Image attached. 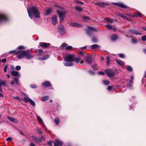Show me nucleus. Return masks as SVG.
Here are the masks:
<instances>
[{"label": "nucleus", "mask_w": 146, "mask_h": 146, "mask_svg": "<svg viewBox=\"0 0 146 146\" xmlns=\"http://www.w3.org/2000/svg\"><path fill=\"white\" fill-rule=\"evenodd\" d=\"M66 62L64 65L66 66H70L75 64V63H78L80 60V57L78 56L75 57L73 54H69L67 55L64 59Z\"/></svg>", "instance_id": "obj_1"}, {"label": "nucleus", "mask_w": 146, "mask_h": 146, "mask_svg": "<svg viewBox=\"0 0 146 146\" xmlns=\"http://www.w3.org/2000/svg\"><path fill=\"white\" fill-rule=\"evenodd\" d=\"M17 57L19 59H21L25 57L27 59H30L33 58V56L29 53V51L28 50L20 51L18 52L17 54Z\"/></svg>", "instance_id": "obj_2"}, {"label": "nucleus", "mask_w": 146, "mask_h": 146, "mask_svg": "<svg viewBox=\"0 0 146 146\" xmlns=\"http://www.w3.org/2000/svg\"><path fill=\"white\" fill-rule=\"evenodd\" d=\"M27 11L29 16L31 19H32V13L36 18H39L40 17L39 12L36 7H32L29 9H28Z\"/></svg>", "instance_id": "obj_3"}, {"label": "nucleus", "mask_w": 146, "mask_h": 146, "mask_svg": "<svg viewBox=\"0 0 146 146\" xmlns=\"http://www.w3.org/2000/svg\"><path fill=\"white\" fill-rule=\"evenodd\" d=\"M59 10L56 11L60 19V23H61L64 21L65 17L66 12L63 11V9L60 7H59Z\"/></svg>", "instance_id": "obj_4"}, {"label": "nucleus", "mask_w": 146, "mask_h": 146, "mask_svg": "<svg viewBox=\"0 0 146 146\" xmlns=\"http://www.w3.org/2000/svg\"><path fill=\"white\" fill-rule=\"evenodd\" d=\"M59 33L61 35H64L66 33V31L63 25H60L58 27Z\"/></svg>", "instance_id": "obj_5"}, {"label": "nucleus", "mask_w": 146, "mask_h": 146, "mask_svg": "<svg viewBox=\"0 0 146 146\" xmlns=\"http://www.w3.org/2000/svg\"><path fill=\"white\" fill-rule=\"evenodd\" d=\"M105 72L109 77H112L115 75V71L111 69L106 70Z\"/></svg>", "instance_id": "obj_6"}, {"label": "nucleus", "mask_w": 146, "mask_h": 146, "mask_svg": "<svg viewBox=\"0 0 146 146\" xmlns=\"http://www.w3.org/2000/svg\"><path fill=\"white\" fill-rule=\"evenodd\" d=\"M88 27L89 29L87 30V33L88 35L92 34L93 32L98 31V30L97 28H92L89 26H88Z\"/></svg>", "instance_id": "obj_7"}, {"label": "nucleus", "mask_w": 146, "mask_h": 146, "mask_svg": "<svg viewBox=\"0 0 146 146\" xmlns=\"http://www.w3.org/2000/svg\"><path fill=\"white\" fill-rule=\"evenodd\" d=\"M54 146L55 145L56 146H61L63 144V142L60 141L58 139H56L55 141L53 142Z\"/></svg>", "instance_id": "obj_8"}, {"label": "nucleus", "mask_w": 146, "mask_h": 146, "mask_svg": "<svg viewBox=\"0 0 146 146\" xmlns=\"http://www.w3.org/2000/svg\"><path fill=\"white\" fill-rule=\"evenodd\" d=\"M84 58L85 59L86 61L89 64H90L92 62V58L90 56L86 55L84 57Z\"/></svg>", "instance_id": "obj_9"}, {"label": "nucleus", "mask_w": 146, "mask_h": 146, "mask_svg": "<svg viewBox=\"0 0 146 146\" xmlns=\"http://www.w3.org/2000/svg\"><path fill=\"white\" fill-rule=\"evenodd\" d=\"M70 25L71 26L77 28L81 27L82 26V25L76 22L71 23L70 24Z\"/></svg>", "instance_id": "obj_10"}, {"label": "nucleus", "mask_w": 146, "mask_h": 146, "mask_svg": "<svg viewBox=\"0 0 146 146\" xmlns=\"http://www.w3.org/2000/svg\"><path fill=\"white\" fill-rule=\"evenodd\" d=\"M39 44L41 47L44 48H46L50 45V44L49 43L43 42H40Z\"/></svg>", "instance_id": "obj_11"}, {"label": "nucleus", "mask_w": 146, "mask_h": 146, "mask_svg": "<svg viewBox=\"0 0 146 146\" xmlns=\"http://www.w3.org/2000/svg\"><path fill=\"white\" fill-rule=\"evenodd\" d=\"M115 5L117 7H120L123 8H126L127 7L122 3H114Z\"/></svg>", "instance_id": "obj_12"}, {"label": "nucleus", "mask_w": 146, "mask_h": 146, "mask_svg": "<svg viewBox=\"0 0 146 146\" xmlns=\"http://www.w3.org/2000/svg\"><path fill=\"white\" fill-rule=\"evenodd\" d=\"M0 85H3L6 87H8V86L7 83V81L6 80H3L0 79Z\"/></svg>", "instance_id": "obj_13"}, {"label": "nucleus", "mask_w": 146, "mask_h": 146, "mask_svg": "<svg viewBox=\"0 0 146 146\" xmlns=\"http://www.w3.org/2000/svg\"><path fill=\"white\" fill-rule=\"evenodd\" d=\"M7 20L6 16L3 14H0V23L1 22Z\"/></svg>", "instance_id": "obj_14"}, {"label": "nucleus", "mask_w": 146, "mask_h": 146, "mask_svg": "<svg viewBox=\"0 0 146 146\" xmlns=\"http://www.w3.org/2000/svg\"><path fill=\"white\" fill-rule=\"evenodd\" d=\"M57 17L56 15H54L52 18V23L53 25H55L58 23V21L57 19Z\"/></svg>", "instance_id": "obj_15"}, {"label": "nucleus", "mask_w": 146, "mask_h": 146, "mask_svg": "<svg viewBox=\"0 0 146 146\" xmlns=\"http://www.w3.org/2000/svg\"><path fill=\"white\" fill-rule=\"evenodd\" d=\"M36 118L37 120L39 123L42 125H44V123L43 121L42 118L38 115L36 114Z\"/></svg>", "instance_id": "obj_16"}, {"label": "nucleus", "mask_w": 146, "mask_h": 146, "mask_svg": "<svg viewBox=\"0 0 146 146\" xmlns=\"http://www.w3.org/2000/svg\"><path fill=\"white\" fill-rule=\"evenodd\" d=\"M130 33L135 35H141V34L140 33H139L137 31L134 29H132L130 31Z\"/></svg>", "instance_id": "obj_17"}, {"label": "nucleus", "mask_w": 146, "mask_h": 146, "mask_svg": "<svg viewBox=\"0 0 146 146\" xmlns=\"http://www.w3.org/2000/svg\"><path fill=\"white\" fill-rule=\"evenodd\" d=\"M118 38V36L117 35L113 34L111 36V39L112 41H115L117 40Z\"/></svg>", "instance_id": "obj_18"}, {"label": "nucleus", "mask_w": 146, "mask_h": 146, "mask_svg": "<svg viewBox=\"0 0 146 146\" xmlns=\"http://www.w3.org/2000/svg\"><path fill=\"white\" fill-rule=\"evenodd\" d=\"M12 75L15 76H19V78L21 77V75H20L18 72L16 71H13L11 72Z\"/></svg>", "instance_id": "obj_19"}, {"label": "nucleus", "mask_w": 146, "mask_h": 146, "mask_svg": "<svg viewBox=\"0 0 146 146\" xmlns=\"http://www.w3.org/2000/svg\"><path fill=\"white\" fill-rule=\"evenodd\" d=\"M7 118L9 120L15 122L16 123H17L18 122L17 120L14 118L9 116H7Z\"/></svg>", "instance_id": "obj_20"}, {"label": "nucleus", "mask_w": 146, "mask_h": 146, "mask_svg": "<svg viewBox=\"0 0 146 146\" xmlns=\"http://www.w3.org/2000/svg\"><path fill=\"white\" fill-rule=\"evenodd\" d=\"M43 86L46 88L49 87L51 85V83L50 82L46 81L44 83L42 84Z\"/></svg>", "instance_id": "obj_21"}, {"label": "nucleus", "mask_w": 146, "mask_h": 146, "mask_svg": "<svg viewBox=\"0 0 146 146\" xmlns=\"http://www.w3.org/2000/svg\"><path fill=\"white\" fill-rule=\"evenodd\" d=\"M98 5L102 7H104L105 6L107 5L108 4L104 3L103 2H101L98 3Z\"/></svg>", "instance_id": "obj_22"}, {"label": "nucleus", "mask_w": 146, "mask_h": 146, "mask_svg": "<svg viewBox=\"0 0 146 146\" xmlns=\"http://www.w3.org/2000/svg\"><path fill=\"white\" fill-rule=\"evenodd\" d=\"M75 9L76 11H80V12H82L83 11V9H82L80 7L77 6L75 7Z\"/></svg>", "instance_id": "obj_23"}, {"label": "nucleus", "mask_w": 146, "mask_h": 146, "mask_svg": "<svg viewBox=\"0 0 146 146\" xmlns=\"http://www.w3.org/2000/svg\"><path fill=\"white\" fill-rule=\"evenodd\" d=\"M115 61L116 62L117 64L120 65H122L124 64V62H123L121 60L118 59H116Z\"/></svg>", "instance_id": "obj_24"}, {"label": "nucleus", "mask_w": 146, "mask_h": 146, "mask_svg": "<svg viewBox=\"0 0 146 146\" xmlns=\"http://www.w3.org/2000/svg\"><path fill=\"white\" fill-rule=\"evenodd\" d=\"M49 57V55H47L45 56L44 57L40 58H39L40 60H44L47 59Z\"/></svg>", "instance_id": "obj_25"}, {"label": "nucleus", "mask_w": 146, "mask_h": 146, "mask_svg": "<svg viewBox=\"0 0 146 146\" xmlns=\"http://www.w3.org/2000/svg\"><path fill=\"white\" fill-rule=\"evenodd\" d=\"M67 46V44L65 43H63L60 46V48L62 49H66Z\"/></svg>", "instance_id": "obj_26"}, {"label": "nucleus", "mask_w": 146, "mask_h": 146, "mask_svg": "<svg viewBox=\"0 0 146 146\" xmlns=\"http://www.w3.org/2000/svg\"><path fill=\"white\" fill-rule=\"evenodd\" d=\"M31 100V99L28 97H25L24 98V101L26 102H29Z\"/></svg>", "instance_id": "obj_27"}, {"label": "nucleus", "mask_w": 146, "mask_h": 146, "mask_svg": "<svg viewBox=\"0 0 146 146\" xmlns=\"http://www.w3.org/2000/svg\"><path fill=\"white\" fill-rule=\"evenodd\" d=\"M49 98V97L48 96H46L43 97L42 99V102H45Z\"/></svg>", "instance_id": "obj_28"}, {"label": "nucleus", "mask_w": 146, "mask_h": 146, "mask_svg": "<svg viewBox=\"0 0 146 146\" xmlns=\"http://www.w3.org/2000/svg\"><path fill=\"white\" fill-rule=\"evenodd\" d=\"M98 45L97 44H94L91 46V48L92 49L97 48L98 47Z\"/></svg>", "instance_id": "obj_29"}, {"label": "nucleus", "mask_w": 146, "mask_h": 146, "mask_svg": "<svg viewBox=\"0 0 146 146\" xmlns=\"http://www.w3.org/2000/svg\"><path fill=\"white\" fill-rule=\"evenodd\" d=\"M92 67V69L94 70H97L99 68V67H98L97 65L96 64H94Z\"/></svg>", "instance_id": "obj_30"}, {"label": "nucleus", "mask_w": 146, "mask_h": 146, "mask_svg": "<svg viewBox=\"0 0 146 146\" xmlns=\"http://www.w3.org/2000/svg\"><path fill=\"white\" fill-rule=\"evenodd\" d=\"M92 40L93 42L94 43H96L98 42V39L96 37H93L92 38Z\"/></svg>", "instance_id": "obj_31"}, {"label": "nucleus", "mask_w": 146, "mask_h": 146, "mask_svg": "<svg viewBox=\"0 0 146 146\" xmlns=\"http://www.w3.org/2000/svg\"><path fill=\"white\" fill-rule=\"evenodd\" d=\"M105 20L108 22L111 23H113L114 22V21L113 19L111 20L110 19L108 18H106L105 19Z\"/></svg>", "instance_id": "obj_32"}, {"label": "nucleus", "mask_w": 146, "mask_h": 146, "mask_svg": "<svg viewBox=\"0 0 146 146\" xmlns=\"http://www.w3.org/2000/svg\"><path fill=\"white\" fill-rule=\"evenodd\" d=\"M55 123L57 125H58L59 122L60 120L58 117H56L54 119V120Z\"/></svg>", "instance_id": "obj_33"}, {"label": "nucleus", "mask_w": 146, "mask_h": 146, "mask_svg": "<svg viewBox=\"0 0 146 146\" xmlns=\"http://www.w3.org/2000/svg\"><path fill=\"white\" fill-rule=\"evenodd\" d=\"M83 19L84 21L87 22L88 21L90 20L88 17H83Z\"/></svg>", "instance_id": "obj_34"}, {"label": "nucleus", "mask_w": 146, "mask_h": 146, "mask_svg": "<svg viewBox=\"0 0 146 146\" xmlns=\"http://www.w3.org/2000/svg\"><path fill=\"white\" fill-rule=\"evenodd\" d=\"M29 101L30 103L32 106H35V102L31 99Z\"/></svg>", "instance_id": "obj_35"}, {"label": "nucleus", "mask_w": 146, "mask_h": 146, "mask_svg": "<svg viewBox=\"0 0 146 146\" xmlns=\"http://www.w3.org/2000/svg\"><path fill=\"white\" fill-rule=\"evenodd\" d=\"M118 15L120 17H121L122 18H124L125 19H127V17H126L125 16H124L121 14H120V13L118 14Z\"/></svg>", "instance_id": "obj_36"}, {"label": "nucleus", "mask_w": 146, "mask_h": 146, "mask_svg": "<svg viewBox=\"0 0 146 146\" xmlns=\"http://www.w3.org/2000/svg\"><path fill=\"white\" fill-rule=\"evenodd\" d=\"M126 69L129 71L131 72L132 71V67L129 66H127Z\"/></svg>", "instance_id": "obj_37"}, {"label": "nucleus", "mask_w": 146, "mask_h": 146, "mask_svg": "<svg viewBox=\"0 0 146 146\" xmlns=\"http://www.w3.org/2000/svg\"><path fill=\"white\" fill-rule=\"evenodd\" d=\"M51 9L50 8H48L46 11V14L47 15H48L51 11Z\"/></svg>", "instance_id": "obj_38"}, {"label": "nucleus", "mask_w": 146, "mask_h": 146, "mask_svg": "<svg viewBox=\"0 0 146 146\" xmlns=\"http://www.w3.org/2000/svg\"><path fill=\"white\" fill-rule=\"evenodd\" d=\"M103 83L105 84L106 85H108L109 84L110 82L108 80H104L103 81Z\"/></svg>", "instance_id": "obj_39"}, {"label": "nucleus", "mask_w": 146, "mask_h": 146, "mask_svg": "<svg viewBox=\"0 0 146 146\" xmlns=\"http://www.w3.org/2000/svg\"><path fill=\"white\" fill-rule=\"evenodd\" d=\"M138 40L137 39L134 38L132 40V42L133 44H135L137 42Z\"/></svg>", "instance_id": "obj_40"}, {"label": "nucleus", "mask_w": 146, "mask_h": 146, "mask_svg": "<svg viewBox=\"0 0 146 146\" xmlns=\"http://www.w3.org/2000/svg\"><path fill=\"white\" fill-rule=\"evenodd\" d=\"M106 27L109 29H113V27L112 26L110 25H106Z\"/></svg>", "instance_id": "obj_41"}, {"label": "nucleus", "mask_w": 146, "mask_h": 146, "mask_svg": "<svg viewBox=\"0 0 146 146\" xmlns=\"http://www.w3.org/2000/svg\"><path fill=\"white\" fill-rule=\"evenodd\" d=\"M110 59L108 56L106 58V63L108 65L110 64Z\"/></svg>", "instance_id": "obj_42"}, {"label": "nucleus", "mask_w": 146, "mask_h": 146, "mask_svg": "<svg viewBox=\"0 0 146 146\" xmlns=\"http://www.w3.org/2000/svg\"><path fill=\"white\" fill-rule=\"evenodd\" d=\"M37 133L38 134H41L42 133V131H41V129L40 128H37Z\"/></svg>", "instance_id": "obj_43"}, {"label": "nucleus", "mask_w": 146, "mask_h": 146, "mask_svg": "<svg viewBox=\"0 0 146 146\" xmlns=\"http://www.w3.org/2000/svg\"><path fill=\"white\" fill-rule=\"evenodd\" d=\"M32 139L34 141H36V143H38V139H37L36 137L35 136H33L32 137Z\"/></svg>", "instance_id": "obj_44"}, {"label": "nucleus", "mask_w": 146, "mask_h": 146, "mask_svg": "<svg viewBox=\"0 0 146 146\" xmlns=\"http://www.w3.org/2000/svg\"><path fill=\"white\" fill-rule=\"evenodd\" d=\"M14 98L15 99L17 100L18 101L20 102L21 101V99L18 96H15V97H14Z\"/></svg>", "instance_id": "obj_45"}, {"label": "nucleus", "mask_w": 146, "mask_h": 146, "mask_svg": "<svg viewBox=\"0 0 146 146\" xmlns=\"http://www.w3.org/2000/svg\"><path fill=\"white\" fill-rule=\"evenodd\" d=\"M98 75H104V73L103 71H100L98 73Z\"/></svg>", "instance_id": "obj_46"}, {"label": "nucleus", "mask_w": 146, "mask_h": 146, "mask_svg": "<svg viewBox=\"0 0 146 146\" xmlns=\"http://www.w3.org/2000/svg\"><path fill=\"white\" fill-rule=\"evenodd\" d=\"M72 48V47L71 46H67V47L66 48V50H70Z\"/></svg>", "instance_id": "obj_47"}, {"label": "nucleus", "mask_w": 146, "mask_h": 146, "mask_svg": "<svg viewBox=\"0 0 146 146\" xmlns=\"http://www.w3.org/2000/svg\"><path fill=\"white\" fill-rule=\"evenodd\" d=\"M119 57L121 58H123L125 57L124 54H118Z\"/></svg>", "instance_id": "obj_48"}, {"label": "nucleus", "mask_w": 146, "mask_h": 146, "mask_svg": "<svg viewBox=\"0 0 146 146\" xmlns=\"http://www.w3.org/2000/svg\"><path fill=\"white\" fill-rule=\"evenodd\" d=\"M17 48L18 49H25V47L23 46H19Z\"/></svg>", "instance_id": "obj_49"}, {"label": "nucleus", "mask_w": 146, "mask_h": 146, "mask_svg": "<svg viewBox=\"0 0 146 146\" xmlns=\"http://www.w3.org/2000/svg\"><path fill=\"white\" fill-rule=\"evenodd\" d=\"M15 83L18 84V79L17 78H15L14 79Z\"/></svg>", "instance_id": "obj_50"}, {"label": "nucleus", "mask_w": 146, "mask_h": 146, "mask_svg": "<svg viewBox=\"0 0 146 146\" xmlns=\"http://www.w3.org/2000/svg\"><path fill=\"white\" fill-rule=\"evenodd\" d=\"M21 67L20 66H17L15 67V69L17 70H19L21 69Z\"/></svg>", "instance_id": "obj_51"}, {"label": "nucleus", "mask_w": 146, "mask_h": 146, "mask_svg": "<svg viewBox=\"0 0 146 146\" xmlns=\"http://www.w3.org/2000/svg\"><path fill=\"white\" fill-rule=\"evenodd\" d=\"M89 73L91 75H93L94 74V72L92 70H89L88 71Z\"/></svg>", "instance_id": "obj_52"}, {"label": "nucleus", "mask_w": 146, "mask_h": 146, "mask_svg": "<svg viewBox=\"0 0 146 146\" xmlns=\"http://www.w3.org/2000/svg\"><path fill=\"white\" fill-rule=\"evenodd\" d=\"M142 40L144 41H145L146 40V36H144L142 37Z\"/></svg>", "instance_id": "obj_53"}, {"label": "nucleus", "mask_w": 146, "mask_h": 146, "mask_svg": "<svg viewBox=\"0 0 146 146\" xmlns=\"http://www.w3.org/2000/svg\"><path fill=\"white\" fill-rule=\"evenodd\" d=\"M7 141H9L12 140V138L11 137H8L6 139Z\"/></svg>", "instance_id": "obj_54"}, {"label": "nucleus", "mask_w": 146, "mask_h": 146, "mask_svg": "<svg viewBox=\"0 0 146 146\" xmlns=\"http://www.w3.org/2000/svg\"><path fill=\"white\" fill-rule=\"evenodd\" d=\"M112 88V87L111 86H109L108 88L107 89L108 90H111Z\"/></svg>", "instance_id": "obj_55"}, {"label": "nucleus", "mask_w": 146, "mask_h": 146, "mask_svg": "<svg viewBox=\"0 0 146 146\" xmlns=\"http://www.w3.org/2000/svg\"><path fill=\"white\" fill-rule=\"evenodd\" d=\"M80 56H84V52H81L80 53Z\"/></svg>", "instance_id": "obj_56"}, {"label": "nucleus", "mask_w": 146, "mask_h": 146, "mask_svg": "<svg viewBox=\"0 0 146 146\" xmlns=\"http://www.w3.org/2000/svg\"><path fill=\"white\" fill-rule=\"evenodd\" d=\"M31 87L32 88H35L36 87V86L35 84H32L30 85Z\"/></svg>", "instance_id": "obj_57"}, {"label": "nucleus", "mask_w": 146, "mask_h": 146, "mask_svg": "<svg viewBox=\"0 0 146 146\" xmlns=\"http://www.w3.org/2000/svg\"><path fill=\"white\" fill-rule=\"evenodd\" d=\"M76 2L77 3H80L81 5H82L83 4V3L82 2H81V1H76Z\"/></svg>", "instance_id": "obj_58"}, {"label": "nucleus", "mask_w": 146, "mask_h": 146, "mask_svg": "<svg viewBox=\"0 0 146 146\" xmlns=\"http://www.w3.org/2000/svg\"><path fill=\"white\" fill-rule=\"evenodd\" d=\"M43 52V51L42 50L40 49L39 50V53L40 55L42 54Z\"/></svg>", "instance_id": "obj_59"}, {"label": "nucleus", "mask_w": 146, "mask_h": 146, "mask_svg": "<svg viewBox=\"0 0 146 146\" xmlns=\"http://www.w3.org/2000/svg\"><path fill=\"white\" fill-rule=\"evenodd\" d=\"M7 65L5 66V67H4V71L5 72H7Z\"/></svg>", "instance_id": "obj_60"}, {"label": "nucleus", "mask_w": 146, "mask_h": 146, "mask_svg": "<svg viewBox=\"0 0 146 146\" xmlns=\"http://www.w3.org/2000/svg\"><path fill=\"white\" fill-rule=\"evenodd\" d=\"M1 62L3 63H5L6 62V59L5 58H4L1 60Z\"/></svg>", "instance_id": "obj_61"}, {"label": "nucleus", "mask_w": 146, "mask_h": 146, "mask_svg": "<svg viewBox=\"0 0 146 146\" xmlns=\"http://www.w3.org/2000/svg\"><path fill=\"white\" fill-rule=\"evenodd\" d=\"M137 16H138L139 17H141V14L139 12H137Z\"/></svg>", "instance_id": "obj_62"}, {"label": "nucleus", "mask_w": 146, "mask_h": 146, "mask_svg": "<svg viewBox=\"0 0 146 146\" xmlns=\"http://www.w3.org/2000/svg\"><path fill=\"white\" fill-rule=\"evenodd\" d=\"M47 144L50 146H52V143L51 142H49L47 143Z\"/></svg>", "instance_id": "obj_63"}, {"label": "nucleus", "mask_w": 146, "mask_h": 146, "mask_svg": "<svg viewBox=\"0 0 146 146\" xmlns=\"http://www.w3.org/2000/svg\"><path fill=\"white\" fill-rule=\"evenodd\" d=\"M131 80H129L130 83H131L132 82V80H133V76H131Z\"/></svg>", "instance_id": "obj_64"}]
</instances>
